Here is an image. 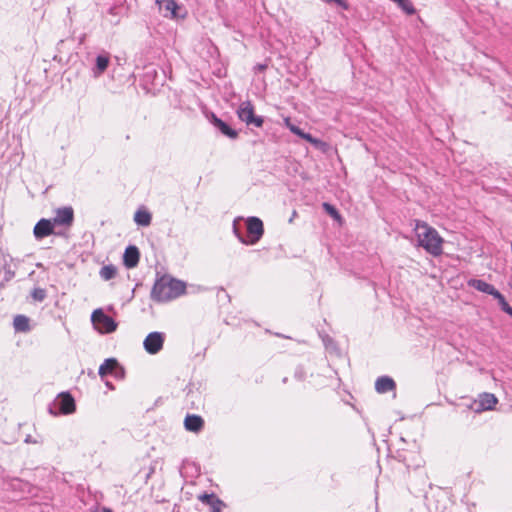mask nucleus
Returning a JSON list of instances; mask_svg holds the SVG:
<instances>
[{"mask_svg": "<svg viewBox=\"0 0 512 512\" xmlns=\"http://www.w3.org/2000/svg\"><path fill=\"white\" fill-rule=\"evenodd\" d=\"M186 284L183 281L163 276L153 285L151 296L155 301L165 302L184 294Z\"/></svg>", "mask_w": 512, "mask_h": 512, "instance_id": "nucleus-1", "label": "nucleus"}, {"mask_svg": "<svg viewBox=\"0 0 512 512\" xmlns=\"http://www.w3.org/2000/svg\"><path fill=\"white\" fill-rule=\"evenodd\" d=\"M419 245L434 256L442 253V238L438 232L425 222L417 221L415 226Z\"/></svg>", "mask_w": 512, "mask_h": 512, "instance_id": "nucleus-2", "label": "nucleus"}, {"mask_svg": "<svg viewBox=\"0 0 512 512\" xmlns=\"http://www.w3.org/2000/svg\"><path fill=\"white\" fill-rule=\"evenodd\" d=\"M247 225V237H244L240 234L236 227L234 226V232L238 237L239 241L246 245H254L256 244L264 234V226L263 222L258 217H249L246 221Z\"/></svg>", "mask_w": 512, "mask_h": 512, "instance_id": "nucleus-3", "label": "nucleus"}, {"mask_svg": "<svg viewBox=\"0 0 512 512\" xmlns=\"http://www.w3.org/2000/svg\"><path fill=\"white\" fill-rule=\"evenodd\" d=\"M238 118L245 122L247 125H254L255 127H262L264 120L261 116L254 114V107L250 101H244L237 109Z\"/></svg>", "mask_w": 512, "mask_h": 512, "instance_id": "nucleus-4", "label": "nucleus"}, {"mask_svg": "<svg viewBox=\"0 0 512 512\" xmlns=\"http://www.w3.org/2000/svg\"><path fill=\"white\" fill-rule=\"evenodd\" d=\"M91 320L101 333H112L117 328L115 320L106 315L101 309L93 311Z\"/></svg>", "mask_w": 512, "mask_h": 512, "instance_id": "nucleus-5", "label": "nucleus"}, {"mask_svg": "<svg viewBox=\"0 0 512 512\" xmlns=\"http://www.w3.org/2000/svg\"><path fill=\"white\" fill-rule=\"evenodd\" d=\"M164 335L161 332L149 333L144 342V348L149 354H156L163 348Z\"/></svg>", "mask_w": 512, "mask_h": 512, "instance_id": "nucleus-6", "label": "nucleus"}, {"mask_svg": "<svg viewBox=\"0 0 512 512\" xmlns=\"http://www.w3.org/2000/svg\"><path fill=\"white\" fill-rule=\"evenodd\" d=\"M55 405L62 414H71L76 408L75 401L69 393L59 394L58 399L55 401Z\"/></svg>", "mask_w": 512, "mask_h": 512, "instance_id": "nucleus-7", "label": "nucleus"}, {"mask_svg": "<svg viewBox=\"0 0 512 512\" xmlns=\"http://www.w3.org/2000/svg\"><path fill=\"white\" fill-rule=\"evenodd\" d=\"M140 259L139 249L134 245H129L123 255V264L126 268L131 269L138 265Z\"/></svg>", "mask_w": 512, "mask_h": 512, "instance_id": "nucleus-8", "label": "nucleus"}, {"mask_svg": "<svg viewBox=\"0 0 512 512\" xmlns=\"http://www.w3.org/2000/svg\"><path fill=\"white\" fill-rule=\"evenodd\" d=\"M53 223L48 219L39 220L34 226V236L36 239H43L53 233Z\"/></svg>", "mask_w": 512, "mask_h": 512, "instance_id": "nucleus-9", "label": "nucleus"}, {"mask_svg": "<svg viewBox=\"0 0 512 512\" xmlns=\"http://www.w3.org/2000/svg\"><path fill=\"white\" fill-rule=\"evenodd\" d=\"M209 120L214 127L219 129L222 134L229 137L230 139H236L238 137L237 131L232 129L227 123L218 118L214 113L211 114Z\"/></svg>", "mask_w": 512, "mask_h": 512, "instance_id": "nucleus-10", "label": "nucleus"}, {"mask_svg": "<svg viewBox=\"0 0 512 512\" xmlns=\"http://www.w3.org/2000/svg\"><path fill=\"white\" fill-rule=\"evenodd\" d=\"M74 219V212L71 207L59 208L53 218V223L58 225H71Z\"/></svg>", "mask_w": 512, "mask_h": 512, "instance_id": "nucleus-11", "label": "nucleus"}, {"mask_svg": "<svg viewBox=\"0 0 512 512\" xmlns=\"http://www.w3.org/2000/svg\"><path fill=\"white\" fill-rule=\"evenodd\" d=\"M184 427L187 431L198 433L204 427V420L199 415L188 414L184 420Z\"/></svg>", "mask_w": 512, "mask_h": 512, "instance_id": "nucleus-12", "label": "nucleus"}, {"mask_svg": "<svg viewBox=\"0 0 512 512\" xmlns=\"http://www.w3.org/2000/svg\"><path fill=\"white\" fill-rule=\"evenodd\" d=\"M469 287L476 289L477 291L489 294L494 297L498 290L491 284L480 279H470L467 282Z\"/></svg>", "mask_w": 512, "mask_h": 512, "instance_id": "nucleus-13", "label": "nucleus"}, {"mask_svg": "<svg viewBox=\"0 0 512 512\" xmlns=\"http://www.w3.org/2000/svg\"><path fill=\"white\" fill-rule=\"evenodd\" d=\"M156 2L160 10H164L165 17L176 18L178 16L177 10L179 6L175 0H156Z\"/></svg>", "mask_w": 512, "mask_h": 512, "instance_id": "nucleus-14", "label": "nucleus"}, {"mask_svg": "<svg viewBox=\"0 0 512 512\" xmlns=\"http://www.w3.org/2000/svg\"><path fill=\"white\" fill-rule=\"evenodd\" d=\"M396 388L395 381L389 376H381L375 382V389L378 393H387Z\"/></svg>", "mask_w": 512, "mask_h": 512, "instance_id": "nucleus-15", "label": "nucleus"}, {"mask_svg": "<svg viewBox=\"0 0 512 512\" xmlns=\"http://www.w3.org/2000/svg\"><path fill=\"white\" fill-rule=\"evenodd\" d=\"M498 400L494 394L483 393L479 396L477 411L491 410L497 404Z\"/></svg>", "mask_w": 512, "mask_h": 512, "instance_id": "nucleus-16", "label": "nucleus"}, {"mask_svg": "<svg viewBox=\"0 0 512 512\" xmlns=\"http://www.w3.org/2000/svg\"><path fill=\"white\" fill-rule=\"evenodd\" d=\"M199 500L211 507V512H221L224 506L223 502L214 494H203L199 496Z\"/></svg>", "mask_w": 512, "mask_h": 512, "instance_id": "nucleus-17", "label": "nucleus"}, {"mask_svg": "<svg viewBox=\"0 0 512 512\" xmlns=\"http://www.w3.org/2000/svg\"><path fill=\"white\" fill-rule=\"evenodd\" d=\"M13 326L16 332H29L31 330L29 318L21 314L14 317Z\"/></svg>", "mask_w": 512, "mask_h": 512, "instance_id": "nucleus-18", "label": "nucleus"}, {"mask_svg": "<svg viewBox=\"0 0 512 512\" xmlns=\"http://www.w3.org/2000/svg\"><path fill=\"white\" fill-rule=\"evenodd\" d=\"M118 367V362L114 358L106 359L99 367V375L104 377L107 374H111Z\"/></svg>", "mask_w": 512, "mask_h": 512, "instance_id": "nucleus-19", "label": "nucleus"}, {"mask_svg": "<svg viewBox=\"0 0 512 512\" xmlns=\"http://www.w3.org/2000/svg\"><path fill=\"white\" fill-rule=\"evenodd\" d=\"M290 131L302 139L308 141L309 143L313 144L314 146H319L321 144V140L314 138L311 134L304 132L302 129H300L297 126L291 125Z\"/></svg>", "mask_w": 512, "mask_h": 512, "instance_id": "nucleus-20", "label": "nucleus"}, {"mask_svg": "<svg viewBox=\"0 0 512 512\" xmlns=\"http://www.w3.org/2000/svg\"><path fill=\"white\" fill-rule=\"evenodd\" d=\"M134 221L141 226H148L151 223V214L146 210H138L134 215Z\"/></svg>", "mask_w": 512, "mask_h": 512, "instance_id": "nucleus-21", "label": "nucleus"}, {"mask_svg": "<svg viewBox=\"0 0 512 512\" xmlns=\"http://www.w3.org/2000/svg\"><path fill=\"white\" fill-rule=\"evenodd\" d=\"M109 65V57L106 55H98L96 57V68H95V75H101L108 67Z\"/></svg>", "mask_w": 512, "mask_h": 512, "instance_id": "nucleus-22", "label": "nucleus"}, {"mask_svg": "<svg viewBox=\"0 0 512 512\" xmlns=\"http://www.w3.org/2000/svg\"><path fill=\"white\" fill-rule=\"evenodd\" d=\"M100 277L103 279V280H110V279H113L116 274H117V269L114 265L112 264H109V265H105L103 266L101 269H100Z\"/></svg>", "mask_w": 512, "mask_h": 512, "instance_id": "nucleus-23", "label": "nucleus"}, {"mask_svg": "<svg viewBox=\"0 0 512 512\" xmlns=\"http://www.w3.org/2000/svg\"><path fill=\"white\" fill-rule=\"evenodd\" d=\"M323 209L329 214L334 220H341V215L338 210L330 203L324 202L322 204Z\"/></svg>", "mask_w": 512, "mask_h": 512, "instance_id": "nucleus-24", "label": "nucleus"}, {"mask_svg": "<svg viewBox=\"0 0 512 512\" xmlns=\"http://www.w3.org/2000/svg\"><path fill=\"white\" fill-rule=\"evenodd\" d=\"M14 276V271H12L10 268H4L3 276L0 281V288H3L7 282L13 279Z\"/></svg>", "mask_w": 512, "mask_h": 512, "instance_id": "nucleus-25", "label": "nucleus"}, {"mask_svg": "<svg viewBox=\"0 0 512 512\" xmlns=\"http://www.w3.org/2000/svg\"><path fill=\"white\" fill-rule=\"evenodd\" d=\"M31 296L35 301L42 302L47 296L46 290L43 288H34L31 292Z\"/></svg>", "mask_w": 512, "mask_h": 512, "instance_id": "nucleus-26", "label": "nucleus"}, {"mask_svg": "<svg viewBox=\"0 0 512 512\" xmlns=\"http://www.w3.org/2000/svg\"><path fill=\"white\" fill-rule=\"evenodd\" d=\"M494 298H495V299H497L498 304H499V306H500V308H501V310H502V311H505V309H506L508 306H510V305L507 303V301H506L505 297H504V296H503L499 291L494 295Z\"/></svg>", "mask_w": 512, "mask_h": 512, "instance_id": "nucleus-27", "label": "nucleus"}, {"mask_svg": "<svg viewBox=\"0 0 512 512\" xmlns=\"http://www.w3.org/2000/svg\"><path fill=\"white\" fill-rule=\"evenodd\" d=\"M267 68L265 64H258L255 69L258 71H264Z\"/></svg>", "mask_w": 512, "mask_h": 512, "instance_id": "nucleus-28", "label": "nucleus"}, {"mask_svg": "<svg viewBox=\"0 0 512 512\" xmlns=\"http://www.w3.org/2000/svg\"><path fill=\"white\" fill-rule=\"evenodd\" d=\"M25 443H37L36 440H33L32 437L30 435H28L26 438H25Z\"/></svg>", "mask_w": 512, "mask_h": 512, "instance_id": "nucleus-29", "label": "nucleus"}, {"mask_svg": "<svg viewBox=\"0 0 512 512\" xmlns=\"http://www.w3.org/2000/svg\"><path fill=\"white\" fill-rule=\"evenodd\" d=\"M505 313H507L508 315H510L512 317V307L511 306H508L505 311Z\"/></svg>", "mask_w": 512, "mask_h": 512, "instance_id": "nucleus-30", "label": "nucleus"}, {"mask_svg": "<svg viewBox=\"0 0 512 512\" xmlns=\"http://www.w3.org/2000/svg\"><path fill=\"white\" fill-rule=\"evenodd\" d=\"M296 216H297V212L294 210L291 215V218L289 219V222L291 223L293 221L294 217H296Z\"/></svg>", "mask_w": 512, "mask_h": 512, "instance_id": "nucleus-31", "label": "nucleus"}, {"mask_svg": "<svg viewBox=\"0 0 512 512\" xmlns=\"http://www.w3.org/2000/svg\"><path fill=\"white\" fill-rule=\"evenodd\" d=\"M106 512H111V510H107Z\"/></svg>", "mask_w": 512, "mask_h": 512, "instance_id": "nucleus-32", "label": "nucleus"}]
</instances>
